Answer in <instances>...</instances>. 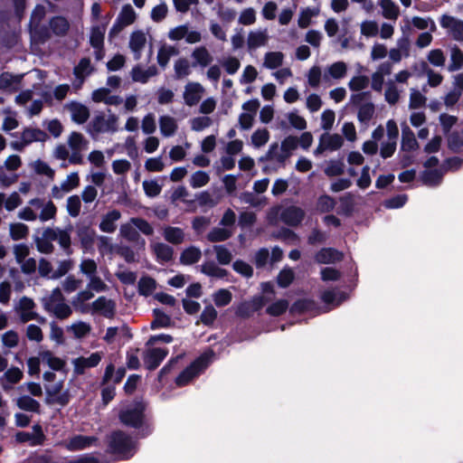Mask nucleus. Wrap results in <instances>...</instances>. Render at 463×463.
Listing matches in <instances>:
<instances>
[{
  "label": "nucleus",
  "mask_w": 463,
  "mask_h": 463,
  "mask_svg": "<svg viewBox=\"0 0 463 463\" xmlns=\"http://www.w3.org/2000/svg\"><path fill=\"white\" fill-rule=\"evenodd\" d=\"M91 98L94 102H103L110 106H118L123 101L121 97L112 95L110 90L106 88H100L94 90Z\"/></svg>",
  "instance_id": "7c9ffc66"
},
{
  "label": "nucleus",
  "mask_w": 463,
  "mask_h": 463,
  "mask_svg": "<svg viewBox=\"0 0 463 463\" xmlns=\"http://www.w3.org/2000/svg\"><path fill=\"white\" fill-rule=\"evenodd\" d=\"M150 249L158 263L164 264L171 261L174 256V249L164 242L151 241Z\"/></svg>",
  "instance_id": "393cba45"
},
{
  "label": "nucleus",
  "mask_w": 463,
  "mask_h": 463,
  "mask_svg": "<svg viewBox=\"0 0 463 463\" xmlns=\"http://www.w3.org/2000/svg\"><path fill=\"white\" fill-rule=\"evenodd\" d=\"M77 236L81 247L84 250H90L94 244L96 232L89 226H82L78 229Z\"/></svg>",
  "instance_id": "79ce46f5"
},
{
  "label": "nucleus",
  "mask_w": 463,
  "mask_h": 463,
  "mask_svg": "<svg viewBox=\"0 0 463 463\" xmlns=\"http://www.w3.org/2000/svg\"><path fill=\"white\" fill-rule=\"evenodd\" d=\"M89 144V140L83 134L72 131L68 136L67 145L59 144L54 147L52 156L63 162L68 160L70 165H82L84 163L82 153L88 148ZM61 167H67V164L62 163Z\"/></svg>",
  "instance_id": "f03ea898"
},
{
  "label": "nucleus",
  "mask_w": 463,
  "mask_h": 463,
  "mask_svg": "<svg viewBox=\"0 0 463 463\" xmlns=\"http://www.w3.org/2000/svg\"><path fill=\"white\" fill-rule=\"evenodd\" d=\"M87 133L97 139L102 134H114L118 130V117L113 113H103L93 117L87 126Z\"/></svg>",
  "instance_id": "7ed1b4c3"
},
{
  "label": "nucleus",
  "mask_w": 463,
  "mask_h": 463,
  "mask_svg": "<svg viewBox=\"0 0 463 463\" xmlns=\"http://www.w3.org/2000/svg\"><path fill=\"white\" fill-rule=\"evenodd\" d=\"M30 205L35 207L36 209H42L41 213L39 215V219L41 222H47L52 219H54L57 213V208L55 204L52 201H48L44 203L43 200L35 198L32 199L29 202Z\"/></svg>",
  "instance_id": "5701e85b"
},
{
  "label": "nucleus",
  "mask_w": 463,
  "mask_h": 463,
  "mask_svg": "<svg viewBox=\"0 0 463 463\" xmlns=\"http://www.w3.org/2000/svg\"><path fill=\"white\" fill-rule=\"evenodd\" d=\"M426 102L427 98L419 90L415 88L410 90L409 109H419L424 108Z\"/></svg>",
  "instance_id": "864d4df0"
},
{
  "label": "nucleus",
  "mask_w": 463,
  "mask_h": 463,
  "mask_svg": "<svg viewBox=\"0 0 463 463\" xmlns=\"http://www.w3.org/2000/svg\"><path fill=\"white\" fill-rule=\"evenodd\" d=\"M121 218V213L113 209L102 215L99 228L101 232L112 233L117 230V222Z\"/></svg>",
  "instance_id": "c85d7f7f"
},
{
  "label": "nucleus",
  "mask_w": 463,
  "mask_h": 463,
  "mask_svg": "<svg viewBox=\"0 0 463 463\" xmlns=\"http://www.w3.org/2000/svg\"><path fill=\"white\" fill-rule=\"evenodd\" d=\"M191 58L193 68L204 69L210 66L213 61V55L205 46L195 47L191 52Z\"/></svg>",
  "instance_id": "412c9836"
},
{
  "label": "nucleus",
  "mask_w": 463,
  "mask_h": 463,
  "mask_svg": "<svg viewBox=\"0 0 463 463\" xmlns=\"http://www.w3.org/2000/svg\"><path fill=\"white\" fill-rule=\"evenodd\" d=\"M119 236L129 242H135L139 249H145L146 241L140 236L137 227L132 223L131 219L128 222L120 225Z\"/></svg>",
  "instance_id": "aec40b11"
},
{
  "label": "nucleus",
  "mask_w": 463,
  "mask_h": 463,
  "mask_svg": "<svg viewBox=\"0 0 463 463\" xmlns=\"http://www.w3.org/2000/svg\"><path fill=\"white\" fill-rule=\"evenodd\" d=\"M66 109L71 113V120L79 125L84 124L90 118V109L87 106L71 101L66 105Z\"/></svg>",
  "instance_id": "a878e982"
},
{
  "label": "nucleus",
  "mask_w": 463,
  "mask_h": 463,
  "mask_svg": "<svg viewBox=\"0 0 463 463\" xmlns=\"http://www.w3.org/2000/svg\"><path fill=\"white\" fill-rule=\"evenodd\" d=\"M213 356V352L204 353L197 358L190 366L185 368L176 378L175 383L178 386L186 385L190 381L196 377L210 363Z\"/></svg>",
  "instance_id": "0eeeda50"
},
{
  "label": "nucleus",
  "mask_w": 463,
  "mask_h": 463,
  "mask_svg": "<svg viewBox=\"0 0 463 463\" xmlns=\"http://www.w3.org/2000/svg\"><path fill=\"white\" fill-rule=\"evenodd\" d=\"M449 146L454 152L463 150V130L455 131L448 137Z\"/></svg>",
  "instance_id": "774afa93"
},
{
  "label": "nucleus",
  "mask_w": 463,
  "mask_h": 463,
  "mask_svg": "<svg viewBox=\"0 0 463 463\" xmlns=\"http://www.w3.org/2000/svg\"><path fill=\"white\" fill-rule=\"evenodd\" d=\"M375 113V107L372 102H365L360 105L357 110V119L360 124L367 127L369 122L373 118Z\"/></svg>",
  "instance_id": "a18cd8bd"
},
{
  "label": "nucleus",
  "mask_w": 463,
  "mask_h": 463,
  "mask_svg": "<svg viewBox=\"0 0 463 463\" xmlns=\"http://www.w3.org/2000/svg\"><path fill=\"white\" fill-rule=\"evenodd\" d=\"M250 140L254 147L260 148L269 140V132L266 128H259L253 132Z\"/></svg>",
  "instance_id": "0e129e2a"
},
{
  "label": "nucleus",
  "mask_w": 463,
  "mask_h": 463,
  "mask_svg": "<svg viewBox=\"0 0 463 463\" xmlns=\"http://www.w3.org/2000/svg\"><path fill=\"white\" fill-rule=\"evenodd\" d=\"M305 216V212L298 206H289L281 213V220L290 226L298 225Z\"/></svg>",
  "instance_id": "2f4dec72"
},
{
  "label": "nucleus",
  "mask_w": 463,
  "mask_h": 463,
  "mask_svg": "<svg viewBox=\"0 0 463 463\" xmlns=\"http://www.w3.org/2000/svg\"><path fill=\"white\" fill-rule=\"evenodd\" d=\"M379 6L383 18L396 21L400 16V7L392 0H380Z\"/></svg>",
  "instance_id": "e433bc0d"
},
{
  "label": "nucleus",
  "mask_w": 463,
  "mask_h": 463,
  "mask_svg": "<svg viewBox=\"0 0 463 463\" xmlns=\"http://www.w3.org/2000/svg\"><path fill=\"white\" fill-rule=\"evenodd\" d=\"M160 133L165 137H172L175 134L178 125L176 119L171 116H161L158 120Z\"/></svg>",
  "instance_id": "c9c22d12"
},
{
  "label": "nucleus",
  "mask_w": 463,
  "mask_h": 463,
  "mask_svg": "<svg viewBox=\"0 0 463 463\" xmlns=\"http://www.w3.org/2000/svg\"><path fill=\"white\" fill-rule=\"evenodd\" d=\"M41 363L49 366L54 371H61L65 366V362L60 357L55 356L50 351H43L40 353Z\"/></svg>",
  "instance_id": "37998d69"
},
{
  "label": "nucleus",
  "mask_w": 463,
  "mask_h": 463,
  "mask_svg": "<svg viewBox=\"0 0 463 463\" xmlns=\"http://www.w3.org/2000/svg\"><path fill=\"white\" fill-rule=\"evenodd\" d=\"M285 55L281 52H267L263 56L262 67L267 70L279 69L284 61Z\"/></svg>",
  "instance_id": "4c0bfd02"
},
{
  "label": "nucleus",
  "mask_w": 463,
  "mask_h": 463,
  "mask_svg": "<svg viewBox=\"0 0 463 463\" xmlns=\"http://www.w3.org/2000/svg\"><path fill=\"white\" fill-rule=\"evenodd\" d=\"M201 257V250L195 246H190L182 251L180 262L184 265H192L198 262Z\"/></svg>",
  "instance_id": "49530a36"
},
{
  "label": "nucleus",
  "mask_w": 463,
  "mask_h": 463,
  "mask_svg": "<svg viewBox=\"0 0 463 463\" xmlns=\"http://www.w3.org/2000/svg\"><path fill=\"white\" fill-rule=\"evenodd\" d=\"M144 405L140 402L136 403L132 407L122 411L119 414L120 420L125 424L131 427H138L142 424L143 421V411Z\"/></svg>",
  "instance_id": "dca6fc26"
},
{
  "label": "nucleus",
  "mask_w": 463,
  "mask_h": 463,
  "mask_svg": "<svg viewBox=\"0 0 463 463\" xmlns=\"http://www.w3.org/2000/svg\"><path fill=\"white\" fill-rule=\"evenodd\" d=\"M343 254L332 248H324L320 250L315 256V260L318 263L329 264L342 260Z\"/></svg>",
  "instance_id": "473e14b6"
},
{
  "label": "nucleus",
  "mask_w": 463,
  "mask_h": 463,
  "mask_svg": "<svg viewBox=\"0 0 463 463\" xmlns=\"http://www.w3.org/2000/svg\"><path fill=\"white\" fill-rule=\"evenodd\" d=\"M321 137L324 140V146L330 151H335L339 149L343 144L344 139L339 134H323Z\"/></svg>",
  "instance_id": "6e6d98bb"
},
{
  "label": "nucleus",
  "mask_w": 463,
  "mask_h": 463,
  "mask_svg": "<svg viewBox=\"0 0 463 463\" xmlns=\"http://www.w3.org/2000/svg\"><path fill=\"white\" fill-rule=\"evenodd\" d=\"M164 239L172 244H181L185 241V233L183 229L174 226H165L163 228Z\"/></svg>",
  "instance_id": "72a5a7b5"
},
{
  "label": "nucleus",
  "mask_w": 463,
  "mask_h": 463,
  "mask_svg": "<svg viewBox=\"0 0 463 463\" xmlns=\"http://www.w3.org/2000/svg\"><path fill=\"white\" fill-rule=\"evenodd\" d=\"M210 182V175L204 171H196L189 178L192 188L197 189L205 186Z\"/></svg>",
  "instance_id": "13d9d810"
},
{
  "label": "nucleus",
  "mask_w": 463,
  "mask_h": 463,
  "mask_svg": "<svg viewBox=\"0 0 463 463\" xmlns=\"http://www.w3.org/2000/svg\"><path fill=\"white\" fill-rule=\"evenodd\" d=\"M419 145L413 131L408 127H402V149L404 151H414Z\"/></svg>",
  "instance_id": "c03bdc74"
},
{
  "label": "nucleus",
  "mask_w": 463,
  "mask_h": 463,
  "mask_svg": "<svg viewBox=\"0 0 463 463\" xmlns=\"http://www.w3.org/2000/svg\"><path fill=\"white\" fill-rule=\"evenodd\" d=\"M204 93L205 89L201 83L189 81L184 88V102L188 107H194L199 103Z\"/></svg>",
  "instance_id": "2eb2a0df"
},
{
  "label": "nucleus",
  "mask_w": 463,
  "mask_h": 463,
  "mask_svg": "<svg viewBox=\"0 0 463 463\" xmlns=\"http://www.w3.org/2000/svg\"><path fill=\"white\" fill-rule=\"evenodd\" d=\"M93 71L90 60L89 58H82L78 65L74 68L73 73L77 79L80 80L81 84L86 77H88Z\"/></svg>",
  "instance_id": "3c124183"
},
{
  "label": "nucleus",
  "mask_w": 463,
  "mask_h": 463,
  "mask_svg": "<svg viewBox=\"0 0 463 463\" xmlns=\"http://www.w3.org/2000/svg\"><path fill=\"white\" fill-rule=\"evenodd\" d=\"M35 308L36 304L33 299L26 296L22 297L14 307V310L21 323L25 324L31 320H36L41 324H44L46 322L45 317L40 316Z\"/></svg>",
  "instance_id": "39448f33"
},
{
  "label": "nucleus",
  "mask_w": 463,
  "mask_h": 463,
  "mask_svg": "<svg viewBox=\"0 0 463 463\" xmlns=\"http://www.w3.org/2000/svg\"><path fill=\"white\" fill-rule=\"evenodd\" d=\"M165 348H148L143 353V361L146 369L155 370L167 355Z\"/></svg>",
  "instance_id": "6ab92c4d"
},
{
  "label": "nucleus",
  "mask_w": 463,
  "mask_h": 463,
  "mask_svg": "<svg viewBox=\"0 0 463 463\" xmlns=\"http://www.w3.org/2000/svg\"><path fill=\"white\" fill-rule=\"evenodd\" d=\"M439 24L455 41H463V21L451 15L443 14L439 19Z\"/></svg>",
  "instance_id": "4468645a"
},
{
  "label": "nucleus",
  "mask_w": 463,
  "mask_h": 463,
  "mask_svg": "<svg viewBox=\"0 0 463 463\" xmlns=\"http://www.w3.org/2000/svg\"><path fill=\"white\" fill-rule=\"evenodd\" d=\"M192 63H190L187 59H177L174 64L175 78L181 80L188 77L192 73Z\"/></svg>",
  "instance_id": "09e8293b"
},
{
  "label": "nucleus",
  "mask_w": 463,
  "mask_h": 463,
  "mask_svg": "<svg viewBox=\"0 0 463 463\" xmlns=\"http://www.w3.org/2000/svg\"><path fill=\"white\" fill-rule=\"evenodd\" d=\"M147 43L146 33L143 30H135L129 35L128 47L135 60H139Z\"/></svg>",
  "instance_id": "a211bd4d"
},
{
  "label": "nucleus",
  "mask_w": 463,
  "mask_h": 463,
  "mask_svg": "<svg viewBox=\"0 0 463 463\" xmlns=\"http://www.w3.org/2000/svg\"><path fill=\"white\" fill-rule=\"evenodd\" d=\"M269 35L267 29L252 30L247 36V47L250 51L257 50L268 44Z\"/></svg>",
  "instance_id": "4be33fe9"
},
{
  "label": "nucleus",
  "mask_w": 463,
  "mask_h": 463,
  "mask_svg": "<svg viewBox=\"0 0 463 463\" xmlns=\"http://www.w3.org/2000/svg\"><path fill=\"white\" fill-rule=\"evenodd\" d=\"M461 69H463V52L457 45H453L449 48V62L447 70L454 72Z\"/></svg>",
  "instance_id": "a19ab883"
},
{
  "label": "nucleus",
  "mask_w": 463,
  "mask_h": 463,
  "mask_svg": "<svg viewBox=\"0 0 463 463\" xmlns=\"http://www.w3.org/2000/svg\"><path fill=\"white\" fill-rule=\"evenodd\" d=\"M47 234L49 238L58 241L59 245L66 252V254L69 255L71 253V238L70 230L47 228Z\"/></svg>",
  "instance_id": "b1692460"
},
{
  "label": "nucleus",
  "mask_w": 463,
  "mask_h": 463,
  "mask_svg": "<svg viewBox=\"0 0 463 463\" xmlns=\"http://www.w3.org/2000/svg\"><path fill=\"white\" fill-rule=\"evenodd\" d=\"M345 298V293L336 290H326L321 295V299L324 303L331 304L335 307L340 305Z\"/></svg>",
  "instance_id": "4d7b16f0"
},
{
  "label": "nucleus",
  "mask_w": 463,
  "mask_h": 463,
  "mask_svg": "<svg viewBox=\"0 0 463 463\" xmlns=\"http://www.w3.org/2000/svg\"><path fill=\"white\" fill-rule=\"evenodd\" d=\"M179 51L176 47L165 43L161 45L160 48L158 49L156 56L157 63L159 64L160 67L165 69L167 66L170 59L173 56L177 55Z\"/></svg>",
  "instance_id": "58836bf2"
},
{
  "label": "nucleus",
  "mask_w": 463,
  "mask_h": 463,
  "mask_svg": "<svg viewBox=\"0 0 463 463\" xmlns=\"http://www.w3.org/2000/svg\"><path fill=\"white\" fill-rule=\"evenodd\" d=\"M109 448L113 453L118 454L124 459L129 458L135 453V442L121 431L111 435Z\"/></svg>",
  "instance_id": "6e6552de"
},
{
  "label": "nucleus",
  "mask_w": 463,
  "mask_h": 463,
  "mask_svg": "<svg viewBox=\"0 0 463 463\" xmlns=\"http://www.w3.org/2000/svg\"><path fill=\"white\" fill-rule=\"evenodd\" d=\"M116 314V302L104 296L99 297L92 302V316L100 315L112 318Z\"/></svg>",
  "instance_id": "f3484780"
},
{
  "label": "nucleus",
  "mask_w": 463,
  "mask_h": 463,
  "mask_svg": "<svg viewBox=\"0 0 463 463\" xmlns=\"http://www.w3.org/2000/svg\"><path fill=\"white\" fill-rule=\"evenodd\" d=\"M80 272L87 279L98 273V265L92 259H83L79 266Z\"/></svg>",
  "instance_id": "338daca9"
},
{
  "label": "nucleus",
  "mask_w": 463,
  "mask_h": 463,
  "mask_svg": "<svg viewBox=\"0 0 463 463\" xmlns=\"http://www.w3.org/2000/svg\"><path fill=\"white\" fill-rule=\"evenodd\" d=\"M107 31V24H94L90 32V44L94 49V56L97 61L105 57L104 39Z\"/></svg>",
  "instance_id": "9d476101"
},
{
  "label": "nucleus",
  "mask_w": 463,
  "mask_h": 463,
  "mask_svg": "<svg viewBox=\"0 0 463 463\" xmlns=\"http://www.w3.org/2000/svg\"><path fill=\"white\" fill-rule=\"evenodd\" d=\"M201 271L209 277L218 279H223L227 276V271L218 267L213 261L204 262L201 266Z\"/></svg>",
  "instance_id": "5fc2aeb1"
},
{
  "label": "nucleus",
  "mask_w": 463,
  "mask_h": 463,
  "mask_svg": "<svg viewBox=\"0 0 463 463\" xmlns=\"http://www.w3.org/2000/svg\"><path fill=\"white\" fill-rule=\"evenodd\" d=\"M80 185V176L78 172L69 174L60 185H53L51 194L54 199H61L66 194L78 188Z\"/></svg>",
  "instance_id": "ddd939ff"
},
{
  "label": "nucleus",
  "mask_w": 463,
  "mask_h": 463,
  "mask_svg": "<svg viewBox=\"0 0 463 463\" xmlns=\"http://www.w3.org/2000/svg\"><path fill=\"white\" fill-rule=\"evenodd\" d=\"M42 304L45 311L59 319H66L72 314L71 307L65 303L59 288H54L49 295L43 297Z\"/></svg>",
  "instance_id": "20e7f679"
},
{
  "label": "nucleus",
  "mask_w": 463,
  "mask_h": 463,
  "mask_svg": "<svg viewBox=\"0 0 463 463\" xmlns=\"http://www.w3.org/2000/svg\"><path fill=\"white\" fill-rule=\"evenodd\" d=\"M156 288V280L148 276L142 277L138 281V293L142 296H150Z\"/></svg>",
  "instance_id": "bf43d9fd"
},
{
  "label": "nucleus",
  "mask_w": 463,
  "mask_h": 463,
  "mask_svg": "<svg viewBox=\"0 0 463 463\" xmlns=\"http://www.w3.org/2000/svg\"><path fill=\"white\" fill-rule=\"evenodd\" d=\"M24 377V373L18 367H11L5 372L0 378L2 388L5 392L13 389L14 384L18 383Z\"/></svg>",
  "instance_id": "c756f323"
},
{
  "label": "nucleus",
  "mask_w": 463,
  "mask_h": 463,
  "mask_svg": "<svg viewBox=\"0 0 463 463\" xmlns=\"http://www.w3.org/2000/svg\"><path fill=\"white\" fill-rule=\"evenodd\" d=\"M66 210L68 214L72 218H76L80 215L81 210V200L79 195L74 194L67 198Z\"/></svg>",
  "instance_id": "052dcab7"
},
{
  "label": "nucleus",
  "mask_w": 463,
  "mask_h": 463,
  "mask_svg": "<svg viewBox=\"0 0 463 463\" xmlns=\"http://www.w3.org/2000/svg\"><path fill=\"white\" fill-rule=\"evenodd\" d=\"M361 34L366 38H372L378 35L379 25L374 20H365L360 24Z\"/></svg>",
  "instance_id": "680f3d73"
},
{
  "label": "nucleus",
  "mask_w": 463,
  "mask_h": 463,
  "mask_svg": "<svg viewBox=\"0 0 463 463\" xmlns=\"http://www.w3.org/2000/svg\"><path fill=\"white\" fill-rule=\"evenodd\" d=\"M53 241V239L49 238L46 228L43 232L42 237H37L34 241L38 251L44 254H50L54 250V246L52 244Z\"/></svg>",
  "instance_id": "603ef678"
},
{
  "label": "nucleus",
  "mask_w": 463,
  "mask_h": 463,
  "mask_svg": "<svg viewBox=\"0 0 463 463\" xmlns=\"http://www.w3.org/2000/svg\"><path fill=\"white\" fill-rule=\"evenodd\" d=\"M369 85V78L365 75H355L348 81V88L354 92H359Z\"/></svg>",
  "instance_id": "e2e57ef3"
},
{
  "label": "nucleus",
  "mask_w": 463,
  "mask_h": 463,
  "mask_svg": "<svg viewBox=\"0 0 463 463\" xmlns=\"http://www.w3.org/2000/svg\"><path fill=\"white\" fill-rule=\"evenodd\" d=\"M14 402L16 406L22 411L34 413H40L41 411L40 402L29 395H21Z\"/></svg>",
  "instance_id": "ea45409f"
},
{
  "label": "nucleus",
  "mask_w": 463,
  "mask_h": 463,
  "mask_svg": "<svg viewBox=\"0 0 463 463\" xmlns=\"http://www.w3.org/2000/svg\"><path fill=\"white\" fill-rule=\"evenodd\" d=\"M19 442H28L32 446H37L43 443L44 434L40 425H34L32 432L21 431L15 436Z\"/></svg>",
  "instance_id": "cd10ccee"
},
{
  "label": "nucleus",
  "mask_w": 463,
  "mask_h": 463,
  "mask_svg": "<svg viewBox=\"0 0 463 463\" xmlns=\"http://www.w3.org/2000/svg\"><path fill=\"white\" fill-rule=\"evenodd\" d=\"M402 90L396 86L393 80H389L386 84V89L384 91V99L385 101L393 106L397 104L401 99Z\"/></svg>",
  "instance_id": "8fccbe9b"
},
{
  "label": "nucleus",
  "mask_w": 463,
  "mask_h": 463,
  "mask_svg": "<svg viewBox=\"0 0 463 463\" xmlns=\"http://www.w3.org/2000/svg\"><path fill=\"white\" fill-rule=\"evenodd\" d=\"M97 442L95 436L77 434L65 439L61 445L69 451H79L96 446Z\"/></svg>",
  "instance_id": "f8f14e48"
},
{
  "label": "nucleus",
  "mask_w": 463,
  "mask_h": 463,
  "mask_svg": "<svg viewBox=\"0 0 463 463\" xmlns=\"http://www.w3.org/2000/svg\"><path fill=\"white\" fill-rule=\"evenodd\" d=\"M348 72V65L343 61H337L322 69L318 65L312 66L307 72V84L312 89L320 86L330 87L344 80Z\"/></svg>",
  "instance_id": "f257e3e1"
},
{
  "label": "nucleus",
  "mask_w": 463,
  "mask_h": 463,
  "mask_svg": "<svg viewBox=\"0 0 463 463\" xmlns=\"http://www.w3.org/2000/svg\"><path fill=\"white\" fill-rule=\"evenodd\" d=\"M289 158V156L280 147L279 144L273 143L269 146V148L261 160L269 161L279 167H284L286 161Z\"/></svg>",
  "instance_id": "bb28decb"
},
{
  "label": "nucleus",
  "mask_w": 463,
  "mask_h": 463,
  "mask_svg": "<svg viewBox=\"0 0 463 463\" xmlns=\"http://www.w3.org/2000/svg\"><path fill=\"white\" fill-rule=\"evenodd\" d=\"M137 20V13L131 5L122 6L114 24L109 30V38H115L125 27L133 24Z\"/></svg>",
  "instance_id": "1a4fd4ad"
},
{
  "label": "nucleus",
  "mask_w": 463,
  "mask_h": 463,
  "mask_svg": "<svg viewBox=\"0 0 463 463\" xmlns=\"http://www.w3.org/2000/svg\"><path fill=\"white\" fill-rule=\"evenodd\" d=\"M213 125V119L208 116L195 117L190 120V127L193 131L200 132Z\"/></svg>",
  "instance_id": "69168bd1"
},
{
  "label": "nucleus",
  "mask_w": 463,
  "mask_h": 463,
  "mask_svg": "<svg viewBox=\"0 0 463 463\" xmlns=\"http://www.w3.org/2000/svg\"><path fill=\"white\" fill-rule=\"evenodd\" d=\"M157 74L156 66H150L143 69L140 66H135L131 71V78L136 82L146 83L148 80Z\"/></svg>",
  "instance_id": "f704fd0d"
},
{
  "label": "nucleus",
  "mask_w": 463,
  "mask_h": 463,
  "mask_svg": "<svg viewBox=\"0 0 463 463\" xmlns=\"http://www.w3.org/2000/svg\"><path fill=\"white\" fill-rule=\"evenodd\" d=\"M67 331L75 338L81 339L90 335L91 331L90 324L84 321H77L67 327Z\"/></svg>",
  "instance_id": "de8ad7c7"
},
{
  "label": "nucleus",
  "mask_w": 463,
  "mask_h": 463,
  "mask_svg": "<svg viewBox=\"0 0 463 463\" xmlns=\"http://www.w3.org/2000/svg\"><path fill=\"white\" fill-rule=\"evenodd\" d=\"M104 354L102 352L91 353L89 356H80L71 361L73 373L76 375L83 374L86 370L98 366Z\"/></svg>",
  "instance_id": "9b49d317"
},
{
  "label": "nucleus",
  "mask_w": 463,
  "mask_h": 463,
  "mask_svg": "<svg viewBox=\"0 0 463 463\" xmlns=\"http://www.w3.org/2000/svg\"><path fill=\"white\" fill-rule=\"evenodd\" d=\"M48 139V135L37 128H24L20 134L18 140L12 141L10 146L12 149L22 152L34 142L44 143Z\"/></svg>",
  "instance_id": "423d86ee"
}]
</instances>
